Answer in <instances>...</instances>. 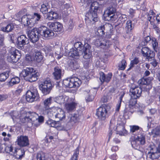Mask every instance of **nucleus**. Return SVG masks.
Masks as SVG:
<instances>
[{"label": "nucleus", "mask_w": 160, "mask_h": 160, "mask_svg": "<svg viewBox=\"0 0 160 160\" xmlns=\"http://www.w3.org/2000/svg\"><path fill=\"white\" fill-rule=\"evenodd\" d=\"M39 73L36 72L32 68H27L24 69L20 74L21 77L30 82L36 81L39 76Z\"/></svg>", "instance_id": "f257e3e1"}, {"label": "nucleus", "mask_w": 160, "mask_h": 160, "mask_svg": "<svg viewBox=\"0 0 160 160\" xmlns=\"http://www.w3.org/2000/svg\"><path fill=\"white\" fill-rule=\"evenodd\" d=\"M74 47L81 51V55H83L84 59H88L92 57V52L90 50L91 47L88 44H85L84 46L81 42H77L75 43Z\"/></svg>", "instance_id": "f03ea898"}, {"label": "nucleus", "mask_w": 160, "mask_h": 160, "mask_svg": "<svg viewBox=\"0 0 160 160\" xmlns=\"http://www.w3.org/2000/svg\"><path fill=\"white\" fill-rule=\"evenodd\" d=\"M62 82L64 87L70 88L78 87L82 83L81 81L75 77L64 79Z\"/></svg>", "instance_id": "7ed1b4c3"}, {"label": "nucleus", "mask_w": 160, "mask_h": 160, "mask_svg": "<svg viewBox=\"0 0 160 160\" xmlns=\"http://www.w3.org/2000/svg\"><path fill=\"white\" fill-rule=\"evenodd\" d=\"M145 143V136L142 132H139L131 142L132 146L135 149L139 148L141 145H144Z\"/></svg>", "instance_id": "20e7f679"}, {"label": "nucleus", "mask_w": 160, "mask_h": 160, "mask_svg": "<svg viewBox=\"0 0 160 160\" xmlns=\"http://www.w3.org/2000/svg\"><path fill=\"white\" fill-rule=\"evenodd\" d=\"M111 108L109 105L104 104L97 109L96 115L98 118L102 120H104L107 116L108 112Z\"/></svg>", "instance_id": "39448f33"}, {"label": "nucleus", "mask_w": 160, "mask_h": 160, "mask_svg": "<svg viewBox=\"0 0 160 160\" xmlns=\"http://www.w3.org/2000/svg\"><path fill=\"white\" fill-rule=\"evenodd\" d=\"M27 35L30 41L33 43L37 42L41 36L39 28L30 29L28 31Z\"/></svg>", "instance_id": "423d86ee"}, {"label": "nucleus", "mask_w": 160, "mask_h": 160, "mask_svg": "<svg viewBox=\"0 0 160 160\" xmlns=\"http://www.w3.org/2000/svg\"><path fill=\"white\" fill-rule=\"evenodd\" d=\"M51 113L50 115L52 117H54L56 120L58 121L62 120L65 118V112L63 110L60 108L53 107L51 110Z\"/></svg>", "instance_id": "0eeeda50"}, {"label": "nucleus", "mask_w": 160, "mask_h": 160, "mask_svg": "<svg viewBox=\"0 0 160 160\" xmlns=\"http://www.w3.org/2000/svg\"><path fill=\"white\" fill-rule=\"evenodd\" d=\"M39 98L38 91L35 88H31L30 90H28L26 93V100L29 102L38 101Z\"/></svg>", "instance_id": "6e6552de"}, {"label": "nucleus", "mask_w": 160, "mask_h": 160, "mask_svg": "<svg viewBox=\"0 0 160 160\" xmlns=\"http://www.w3.org/2000/svg\"><path fill=\"white\" fill-rule=\"evenodd\" d=\"M20 53L18 50L14 48H12L8 54L7 60L10 62L16 63L20 58Z\"/></svg>", "instance_id": "1a4fd4ad"}, {"label": "nucleus", "mask_w": 160, "mask_h": 160, "mask_svg": "<svg viewBox=\"0 0 160 160\" xmlns=\"http://www.w3.org/2000/svg\"><path fill=\"white\" fill-rule=\"evenodd\" d=\"M39 31L41 36L45 39L48 40L52 38L54 35L53 31L44 26L39 27Z\"/></svg>", "instance_id": "9d476101"}, {"label": "nucleus", "mask_w": 160, "mask_h": 160, "mask_svg": "<svg viewBox=\"0 0 160 160\" xmlns=\"http://www.w3.org/2000/svg\"><path fill=\"white\" fill-rule=\"evenodd\" d=\"M52 87L51 81L49 80H44L39 86L40 90L45 95L50 93Z\"/></svg>", "instance_id": "9b49d317"}, {"label": "nucleus", "mask_w": 160, "mask_h": 160, "mask_svg": "<svg viewBox=\"0 0 160 160\" xmlns=\"http://www.w3.org/2000/svg\"><path fill=\"white\" fill-rule=\"evenodd\" d=\"M94 44L97 47H100L101 48H107L112 45V42L106 39L104 40L102 37H99L98 38L94 40Z\"/></svg>", "instance_id": "f8f14e48"}, {"label": "nucleus", "mask_w": 160, "mask_h": 160, "mask_svg": "<svg viewBox=\"0 0 160 160\" xmlns=\"http://www.w3.org/2000/svg\"><path fill=\"white\" fill-rule=\"evenodd\" d=\"M85 20L87 24H90L92 21L97 22L99 19L97 13L93 12L90 10L86 13Z\"/></svg>", "instance_id": "ddd939ff"}, {"label": "nucleus", "mask_w": 160, "mask_h": 160, "mask_svg": "<svg viewBox=\"0 0 160 160\" xmlns=\"http://www.w3.org/2000/svg\"><path fill=\"white\" fill-rule=\"evenodd\" d=\"M52 97H50L45 99L43 102V113L44 114L48 115L50 117H51L50 115L51 113V109L50 105L51 103Z\"/></svg>", "instance_id": "4468645a"}, {"label": "nucleus", "mask_w": 160, "mask_h": 160, "mask_svg": "<svg viewBox=\"0 0 160 160\" xmlns=\"http://www.w3.org/2000/svg\"><path fill=\"white\" fill-rule=\"evenodd\" d=\"M47 26L53 31L61 33L63 31L62 25L58 22H49Z\"/></svg>", "instance_id": "2eb2a0df"}, {"label": "nucleus", "mask_w": 160, "mask_h": 160, "mask_svg": "<svg viewBox=\"0 0 160 160\" xmlns=\"http://www.w3.org/2000/svg\"><path fill=\"white\" fill-rule=\"evenodd\" d=\"M83 115L82 111L81 110H78L75 113L69 115L68 119L72 124L79 121Z\"/></svg>", "instance_id": "dca6fc26"}, {"label": "nucleus", "mask_w": 160, "mask_h": 160, "mask_svg": "<svg viewBox=\"0 0 160 160\" xmlns=\"http://www.w3.org/2000/svg\"><path fill=\"white\" fill-rule=\"evenodd\" d=\"M16 142L18 145L20 147H27L29 145L28 137L26 136L21 135L18 136Z\"/></svg>", "instance_id": "f3484780"}, {"label": "nucleus", "mask_w": 160, "mask_h": 160, "mask_svg": "<svg viewBox=\"0 0 160 160\" xmlns=\"http://www.w3.org/2000/svg\"><path fill=\"white\" fill-rule=\"evenodd\" d=\"M116 11V9L112 7H108L105 12L106 17L108 18V20H114L116 19L117 16L115 15V12Z\"/></svg>", "instance_id": "a211bd4d"}, {"label": "nucleus", "mask_w": 160, "mask_h": 160, "mask_svg": "<svg viewBox=\"0 0 160 160\" xmlns=\"http://www.w3.org/2000/svg\"><path fill=\"white\" fill-rule=\"evenodd\" d=\"M17 47L18 49H22L24 45L28 44V39L26 36L22 35L18 37L17 39Z\"/></svg>", "instance_id": "6ab92c4d"}, {"label": "nucleus", "mask_w": 160, "mask_h": 160, "mask_svg": "<svg viewBox=\"0 0 160 160\" xmlns=\"http://www.w3.org/2000/svg\"><path fill=\"white\" fill-rule=\"evenodd\" d=\"M153 79L152 77H149L147 78H143L139 79L138 81V83L141 86L143 85H146V88L149 89L152 88L150 85L151 81Z\"/></svg>", "instance_id": "aec40b11"}, {"label": "nucleus", "mask_w": 160, "mask_h": 160, "mask_svg": "<svg viewBox=\"0 0 160 160\" xmlns=\"http://www.w3.org/2000/svg\"><path fill=\"white\" fill-rule=\"evenodd\" d=\"M132 98L131 96V98L129 100L128 104L127 107H126L124 110V112L125 113L131 112L132 113L134 112L133 108L135 107V105L137 102L136 99Z\"/></svg>", "instance_id": "412c9836"}, {"label": "nucleus", "mask_w": 160, "mask_h": 160, "mask_svg": "<svg viewBox=\"0 0 160 160\" xmlns=\"http://www.w3.org/2000/svg\"><path fill=\"white\" fill-rule=\"evenodd\" d=\"M54 5L62 10L63 12V14H66L67 9L70 7L69 4L67 3L64 4V2L62 1H54Z\"/></svg>", "instance_id": "4be33fe9"}, {"label": "nucleus", "mask_w": 160, "mask_h": 160, "mask_svg": "<svg viewBox=\"0 0 160 160\" xmlns=\"http://www.w3.org/2000/svg\"><path fill=\"white\" fill-rule=\"evenodd\" d=\"M130 95L132 98H138L141 95L142 89L139 87H136L134 88H132L130 89Z\"/></svg>", "instance_id": "5701e85b"}, {"label": "nucleus", "mask_w": 160, "mask_h": 160, "mask_svg": "<svg viewBox=\"0 0 160 160\" xmlns=\"http://www.w3.org/2000/svg\"><path fill=\"white\" fill-rule=\"evenodd\" d=\"M52 6L53 7V8H54V9L52 10L53 11H52L50 12V13L52 14V15L54 19H56L58 18L59 15L61 16L63 14V12L62 10H61L60 9H59L58 6H56V5H54V2L52 3Z\"/></svg>", "instance_id": "b1692460"}, {"label": "nucleus", "mask_w": 160, "mask_h": 160, "mask_svg": "<svg viewBox=\"0 0 160 160\" xmlns=\"http://www.w3.org/2000/svg\"><path fill=\"white\" fill-rule=\"evenodd\" d=\"M141 53L144 57H146L147 59L154 54L152 51L148 47H142L141 49Z\"/></svg>", "instance_id": "393cba45"}, {"label": "nucleus", "mask_w": 160, "mask_h": 160, "mask_svg": "<svg viewBox=\"0 0 160 160\" xmlns=\"http://www.w3.org/2000/svg\"><path fill=\"white\" fill-rule=\"evenodd\" d=\"M99 74L100 75L99 79L101 84H102L104 82H109L110 81L112 76V74L111 73H108L105 75L104 72H100Z\"/></svg>", "instance_id": "a878e982"}, {"label": "nucleus", "mask_w": 160, "mask_h": 160, "mask_svg": "<svg viewBox=\"0 0 160 160\" xmlns=\"http://www.w3.org/2000/svg\"><path fill=\"white\" fill-rule=\"evenodd\" d=\"M115 130L116 133L121 136L124 135L127 133V131L124 129V125L122 122L117 123Z\"/></svg>", "instance_id": "bb28decb"}, {"label": "nucleus", "mask_w": 160, "mask_h": 160, "mask_svg": "<svg viewBox=\"0 0 160 160\" xmlns=\"http://www.w3.org/2000/svg\"><path fill=\"white\" fill-rule=\"evenodd\" d=\"M33 19H29L27 15L23 16L21 18L22 23L24 26H28L30 25V27L34 25L35 23V22H32Z\"/></svg>", "instance_id": "cd10ccee"}, {"label": "nucleus", "mask_w": 160, "mask_h": 160, "mask_svg": "<svg viewBox=\"0 0 160 160\" xmlns=\"http://www.w3.org/2000/svg\"><path fill=\"white\" fill-rule=\"evenodd\" d=\"M137 22V20L136 19L128 20L127 21L125 28L127 30V33L131 32L134 28Z\"/></svg>", "instance_id": "c85d7f7f"}, {"label": "nucleus", "mask_w": 160, "mask_h": 160, "mask_svg": "<svg viewBox=\"0 0 160 160\" xmlns=\"http://www.w3.org/2000/svg\"><path fill=\"white\" fill-rule=\"evenodd\" d=\"M117 123V121L114 118L111 119L109 124V132L108 134L109 139L110 138L112 135L113 131L115 130L116 125Z\"/></svg>", "instance_id": "c756f323"}, {"label": "nucleus", "mask_w": 160, "mask_h": 160, "mask_svg": "<svg viewBox=\"0 0 160 160\" xmlns=\"http://www.w3.org/2000/svg\"><path fill=\"white\" fill-rule=\"evenodd\" d=\"M74 48H72L70 49L68 53V55L72 58H76V57L77 58L81 55V51L79 50H77L75 47Z\"/></svg>", "instance_id": "7c9ffc66"}, {"label": "nucleus", "mask_w": 160, "mask_h": 160, "mask_svg": "<svg viewBox=\"0 0 160 160\" xmlns=\"http://www.w3.org/2000/svg\"><path fill=\"white\" fill-rule=\"evenodd\" d=\"M155 14L154 12H153L152 11H150L149 14H148V21L150 22L151 24L152 25L153 28L156 30V29H157V28H155L154 26H156V25L154 23L155 21Z\"/></svg>", "instance_id": "2f4dec72"}, {"label": "nucleus", "mask_w": 160, "mask_h": 160, "mask_svg": "<svg viewBox=\"0 0 160 160\" xmlns=\"http://www.w3.org/2000/svg\"><path fill=\"white\" fill-rule=\"evenodd\" d=\"M68 97L65 96H58L54 98V101L60 104L64 103L67 102Z\"/></svg>", "instance_id": "473e14b6"}, {"label": "nucleus", "mask_w": 160, "mask_h": 160, "mask_svg": "<svg viewBox=\"0 0 160 160\" xmlns=\"http://www.w3.org/2000/svg\"><path fill=\"white\" fill-rule=\"evenodd\" d=\"M92 90H87L84 91L85 94H87V96L85 97V99L87 102H91L92 101L94 98V95L95 93L92 94Z\"/></svg>", "instance_id": "72a5a7b5"}, {"label": "nucleus", "mask_w": 160, "mask_h": 160, "mask_svg": "<svg viewBox=\"0 0 160 160\" xmlns=\"http://www.w3.org/2000/svg\"><path fill=\"white\" fill-rule=\"evenodd\" d=\"M151 149L152 150V153L154 155V159H157L160 156V152L158 150V148H156L154 145H151Z\"/></svg>", "instance_id": "f704fd0d"}, {"label": "nucleus", "mask_w": 160, "mask_h": 160, "mask_svg": "<svg viewBox=\"0 0 160 160\" xmlns=\"http://www.w3.org/2000/svg\"><path fill=\"white\" fill-rule=\"evenodd\" d=\"M14 28V26L12 23L8 24L5 27L1 28V30L4 32L8 33L12 31Z\"/></svg>", "instance_id": "c9c22d12"}, {"label": "nucleus", "mask_w": 160, "mask_h": 160, "mask_svg": "<svg viewBox=\"0 0 160 160\" xmlns=\"http://www.w3.org/2000/svg\"><path fill=\"white\" fill-rule=\"evenodd\" d=\"M54 78L56 80L60 79L61 77V70L58 67L54 68V72H53Z\"/></svg>", "instance_id": "e433bc0d"}, {"label": "nucleus", "mask_w": 160, "mask_h": 160, "mask_svg": "<svg viewBox=\"0 0 160 160\" xmlns=\"http://www.w3.org/2000/svg\"><path fill=\"white\" fill-rule=\"evenodd\" d=\"M38 114L35 112H34L32 113L29 117H26L24 118L23 119H24V120L25 121L24 122L28 121L29 119L30 120L33 122H34L35 121H37L38 120Z\"/></svg>", "instance_id": "4c0bfd02"}, {"label": "nucleus", "mask_w": 160, "mask_h": 160, "mask_svg": "<svg viewBox=\"0 0 160 160\" xmlns=\"http://www.w3.org/2000/svg\"><path fill=\"white\" fill-rule=\"evenodd\" d=\"M152 48L156 52H157L159 50V47L158 42L157 39L154 37H152V41L151 43Z\"/></svg>", "instance_id": "58836bf2"}, {"label": "nucleus", "mask_w": 160, "mask_h": 160, "mask_svg": "<svg viewBox=\"0 0 160 160\" xmlns=\"http://www.w3.org/2000/svg\"><path fill=\"white\" fill-rule=\"evenodd\" d=\"M77 103L74 102L70 103H68L65 104V107L68 112H71L75 109Z\"/></svg>", "instance_id": "ea45409f"}, {"label": "nucleus", "mask_w": 160, "mask_h": 160, "mask_svg": "<svg viewBox=\"0 0 160 160\" xmlns=\"http://www.w3.org/2000/svg\"><path fill=\"white\" fill-rule=\"evenodd\" d=\"M90 8L91 11L93 12L97 13V11L98 8V3L97 2H94L93 0L92 2L91 3Z\"/></svg>", "instance_id": "a19ab883"}, {"label": "nucleus", "mask_w": 160, "mask_h": 160, "mask_svg": "<svg viewBox=\"0 0 160 160\" xmlns=\"http://www.w3.org/2000/svg\"><path fill=\"white\" fill-rule=\"evenodd\" d=\"M154 138L160 136V125L157 126L153 129L151 132Z\"/></svg>", "instance_id": "79ce46f5"}, {"label": "nucleus", "mask_w": 160, "mask_h": 160, "mask_svg": "<svg viewBox=\"0 0 160 160\" xmlns=\"http://www.w3.org/2000/svg\"><path fill=\"white\" fill-rule=\"evenodd\" d=\"M105 30V27L104 25L98 28L97 31V33L96 34L97 35L99 36V37H103V35L105 33L104 30Z\"/></svg>", "instance_id": "37998d69"}, {"label": "nucleus", "mask_w": 160, "mask_h": 160, "mask_svg": "<svg viewBox=\"0 0 160 160\" xmlns=\"http://www.w3.org/2000/svg\"><path fill=\"white\" fill-rule=\"evenodd\" d=\"M69 67L72 70H76L79 68L80 66L77 62L71 61L69 64Z\"/></svg>", "instance_id": "c03bdc74"}, {"label": "nucleus", "mask_w": 160, "mask_h": 160, "mask_svg": "<svg viewBox=\"0 0 160 160\" xmlns=\"http://www.w3.org/2000/svg\"><path fill=\"white\" fill-rule=\"evenodd\" d=\"M49 8L48 4L47 2H45L42 4L40 9V11L43 14L46 13L48 11V9Z\"/></svg>", "instance_id": "a18cd8bd"}, {"label": "nucleus", "mask_w": 160, "mask_h": 160, "mask_svg": "<svg viewBox=\"0 0 160 160\" xmlns=\"http://www.w3.org/2000/svg\"><path fill=\"white\" fill-rule=\"evenodd\" d=\"M154 54L152 56V57L148 58L147 60L150 62V63L155 68L158 65V62L155 59L154 57Z\"/></svg>", "instance_id": "49530a36"}, {"label": "nucleus", "mask_w": 160, "mask_h": 160, "mask_svg": "<svg viewBox=\"0 0 160 160\" xmlns=\"http://www.w3.org/2000/svg\"><path fill=\"white\" fill-rule=\"evenodd\" d=\"M8 72H4L0 74V81L4 82L9 77Z\"/></svg>", "instance_id": "de8ad7c7"}, {"label": "nucleus", "mask_w": 160, "mask_h": 160, "mask_svg": "<svg viewBox=\"0 0 160 160\" xmlns=\"http://www.w3.org/2000/svg\"><path fill=\"white\" fill-rule=\"evenodd\" d=\"M139 61L138 58L137 57H135L134 59L131 61L130 64L129 66V68L127 69L128 71L130 70L135 65L138 64Z\"/></svg>", "instance_id": "09e8293b"}, {"label": "nucleus", "mask_w": 160, "mask_h": 160, "mask_svg": "<svg viewBox=\"0 0 160 160\" xmlns=\"http://www.w3.org/2000/svg\"><path fill=\"white\" fill-rule=\"evenodd\" d=\"M17 152L18 153L16 155V157L17 159H20L24 157L25 151L24 149H18Z\"/></svg>", "instance_id": "8fccbe9b"}, {"label": "nucleus", "mask_w": 160, "mask_h": 160, "mask_svg": "<svg viewBox=\"0 0 160 160\" xmlns=\"http://www.w3.org/2000/svg\"><path fill=\"white\" fill-rule=\"evenodd\" d=\"M20 82V79L17 77L12 78L9 82V85L11 86L18 83Z\"/></svg>", "instance_id": "3c124183"}, {"label": "nucleus", "mask_w": 160, "mask_h": 160, "mask_svg": "<svg viewBox=\"0 0 160 160\" xmlns=\"http://www.w3.org/2000/svg\"><path fill=\"white\" fill-rule=\"evenodd\" d=\"M152 38H151L149 36L145 37L142 42L141 44L142 45L145 46L148 44H150L152 41Z\"/></svg>", "instance_id": "603ef678"}, {"label": "nucleus", "mask_w": 160, "mask_h": 160, "mask_svg": "<svg viewBox=\"0 0 160 160\" xmlns=\"http://www.w3.org/2000/svg\"><path fill=\"white\" fill-rule=\"evenodd\" d=\"M58 122L59 121H58L56 122L55 121L51 119L48 120L47 123L50 126L56 128V127H57V124Z\"/></svg>", "instance_id": "864d4df0"}, {"label": "nucleus", "mask_w": 160, "mask_h": 160, "mask_svg": "<svg viewBox=\"0 0 160 160\" xmlns=\"http://www.w3.org/2000/svg\"><path fill=\"white\" fill-rule=\"evenodd\" d=\"M34 59H35L38 62H41L42 59V56L41 55V53L39 52H36Z\"/></svg>", "instance_id": "5fc2aeb1"}, {"label": "nucleus", "mask_w": 160, "mask_h": 160, "mask_svg": "<svg viewBox=\"0 0 160 160\" xmlns=\"http://www.w3.org/2000/svg\"><path fill=\"white\" fill-rule=\"evenodd\" d=\"M42 50L45 52L46 55H51V46H45L42 48Z\"/></svg>", "instance_id": "6e6d98bb"}, {"label": "nucleus", "mask_w": 160, "mask_h": 160, "mask_svg": "<svg viewBox=\"0 0 160 160\" xmlns=\"http://www.w3.org/2000/svg\"><path fill=\"white\" fill-rule=\"evenodd\" d=\"M126 66V62L124 60H122L121 63L119 65L120 69L121 70H124Z\"/></svg>", "instance_id": "4d7b16f0"}, {"label": "nucleus", "mask_w": 160, "mask_h": 160, "mask_svg": "<svg viewBox=\"0 0 160 160\" xmlns=\"http://www.w3.org/2000/svg\"><path fill=\"white\" fill-rule=\"evenodd\" d=\"M79 3L82 2L84 3V4H86V6H88L89 4L91 3L93 0H76Z\"/></svg>", "instance_id": "13d9d810"}, {"label": "nucleus", "mask_w": 160, "mask_h": 160, "mask_svg": "<svg viewBox=\"0 0 160 160\" xmlns=\"http://www.w3.org/2000/svg\"><path fill=\"white\" fill-rule=\"evenodd\" d=\"M33 18H31V19H33V22L38 21L41 18V15L37 13H35L34 14Z\"/></svg>", "instance_id": "bf43d9fd"}, {"label": "nucleus", "mask_w": 160, "mask_h": 160, "mask_svg": "<svg viewBox=\"0 0 160 160\" xmlns=\"http://www.w3.org/2000/svg\"><path fill=\"white\" fill-rule=\"evenodd\" d=\"M115 29L117 33L118 34L122 33L123 30V28L119 25L116 26Z\"/></svg>", "instance_id": "052dcab7"}, {"label": "nucleus", "mask_w": 160, "mask_h": 160, "mask_svg": "<svg viewBox=\"0 0 160 160\" xmlns=\"http://www.w3.org/2000/svg\"><path fill=\"white\" fill-rule=\"evenodd\" d=\"M149 150H150V152H149L147 155V158H149L150 159H154V155H153L152 153V150L151 149V145H150L149 147Z\"/></svg>", "instance_id": "680f3d73"}, {"label": "nucleus", "mask_w": 160, "mask_h": 160, "mask_svg": "<svg viewBox=\"0 0 160 160\" xmlns=\"http://www.w3.org/2000/svg\"><path fill=\"white\" fill-rule=\"evenodd\" d=\"M139 127L137 126H133L131 128V131L132 132H135L138 130L139 129Z\"/></svg>", "instance_id": "e2e57ef3"}, {"label": "nucleus", "mask_w": 160, "mask_h": 160, "mask_svg": "<svg viewBox=\"0 0 160 160\" xmlns=\"http://www.w3.org/2000/svg\"><path fill=\"white\" fill-rule=\"evenodd\" d=\"M38 122L40 123L43 122L44 121V118L43 116L38 115Z\"/></svg>", "instance_id": "0e129e2a"}, {"label": "nucleus", "mask_w": 160, "mask_h": 160, "mask_svg": "<svg viewBox=\"0 0 160 160\" xmlns=\"http://www.w3.org/2000/svg\"><path fill=\"white\" fill-rule=\"evenodd\" d=\"M4 39V36L0 34V47L3 46Z\"/></svg>", "instance_id": "69168bd1"}, {"label": "nucleus", "mask_w": 160, "mask_h": 160, "mask_svg": "<svg viewBox=\"0 0 160 160\" xmlns=\"http://www.w3.org/2000/svg\"><path fill=\"white\" fill-rule=\"evenodd\" d=\"M156 20L157 21V24L156 25V26H158L160 25V13L157 15L156 18Z\"/></svg>", "instance_id": "338daca9"}, {"label": "nucleus", "mask_w": 160, "mask_h": 160, "mask_svg": "<svg viewBox=\"0 0 160 160\" xmlns=\"http://www.w3.org/2000/svg\"><path fill=\"white\" fill-rule=\"evenodd\" d=\"M7 98V96L6 95H0V101H3L5 100Z\"/></svg>", "instance_id": "774afa93"}]
</instances>
